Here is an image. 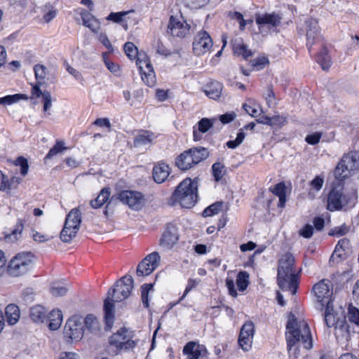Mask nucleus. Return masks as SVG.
Listing matches in <instances>:
<instances>
[{
	"mask_svg": "<svg viewBox=\"0 0 359 359\" xmlns=\"http://www.w3.org/2000/svg\"><path fill=\"white\" fill-rule=\"evenodd\" d=\"M133 278L131 276H125L119 279L107 292L104 302V313L106 327L110 330L114 320V302H120L127 299L133 289Z\"/></svg>",
	"mask_w": 359,
	"mask_h": 359,
	"instance_id": "obj_1",
	"label": "nucleus"
},
{
	"mask_svg": "<svg viewBox=\"0 0 359 359\" xmlns=\"http://www.w3.org/2000/svg\"><path fill=\"white\" fill-rule=\"evenodd\" d=\"M285 337L289 351L297 344H302L306 349H311L313 346L308 323L304 320H298L292 313L289 315L286 325Z\"/></svg>",
	"mask_w": 359,
	"mask_h": 359,
	"instance_id": "obj_2",
	"label": "nucleus"
},
{
	"mask_svg": "<svg viewBox=\"0 0 359 359\" xmlns=\"http://www.w3.org/2000/svg\"><path fill=\"white\" fill-rule=\"evenodd\" d=\"M197 182L190 178H186L176 187L172 195L175 203H178L182 208H191L197 202Z\"/></svg>",
	"mask_w": 359,
	"mask_h": 359,
	"instance_id": "obj_3",
	"label": "nucleus"
},
{
	"mask_svg": "<svg viewBox=\"0 0 359 359\" xmlns=\"http://www.w3.org/2000/svg\"><path fill=\"white\" fill-rule=\"evenodd\" d=\"M209 156L207 148L192 147L184 151L175 159V165L181 170L185 171L194 167Z\"/></svg>",
	"mask_w": 359,
	"mask_h": 359,
	"instance_id": "obj_4",
	"label": "nucleus"
},
{
	"mask_svg": "<svg viewBox=\"0 0 359 359\" xmlns=\"http://www.w3.org/2000/svg\"><path fill=\"white\" fill-rule=\"evenodd\" d=\"M34 262L31 252L18 253L9 262L7 271L12 276H23L32 269Z\"/></svg>",
	"mask_w": 359,
	"mask_h": 359,
	"instance_id": "obj_5",
	"label": "nucleus"
},
{
	"mask_svg": "<svg viewBox=\"0 0 359 359\" xmlns=\"http://www.w3.org/2000/svg\"><path fill=\"white\" fill-rule=\"evenodd\" d=\"M324 320L328 327H334V334L337 338L339 337L347 338L348 337V325L345 320V317L343 316L341 318L337 317L332 304H327L325 306Z\"/></svg>",
	"mask_w": 359,
	"mask_h": 359,
	"instance_id": "obj_6",
	"label": "nucleus"
},
{
	"mask_svg": "<svg viewBox=\"0 0 359 359\" xmlns=\"http://www.w3.org/2000/svg\"><path fill=\"white\" fill-rule=\"evenodd\" d=\"M359 169V151H353L344 154L334 170V176L339 180L348 177L351 171Z\"/></svg>",
	"mask_w": 359,
	"mask_h": 359,
	"instance_id": "obj_7",
	"label": "nucleus"
},
{
	"mask_svg": "<svg viewBox=\"0 0 359 359\" xmlns=\"http://www.w3.org/2000/svg\"><path fill=\"white\" fill-rule=\"evenodd\" d=\"M312 290L318 302L320 309L323 310L327 304H332L333 284L328 279H323L313 286Z\"/></svg>",
	"mask_w": 359,
	"mask_h": 359,
	"instance_id": "obj_8",
	"label": "nucleus"
},
{
	"mask_svg": "<svg viewBox=\"0 0 359 359\" xmlns=\"http://www.w3.org/2000/svg\"><path fill=\"white\" fill-rule=\"evenodd\" d=\"M84 330L81 318L72 316L68 319L64 329V335L71 341H78L83 336Z\"/></svg>",
	"mask_w": 359,
	"mask_h": 359,
	"instance_id": "obj_9",
	"label": "nucleus"
},
{
	"mask_svg": "<svg viewBox=\"0 0 359 359\" xmlns=\"http://www.w3.org/2000/svg\"><path fill=\"white\" fill-rule=\"evenodd\" d=\"M352 253V248L350 241L347 238H342L338 241L334 252H332L329 264L330 266H335L348 258Z\"/></svg>",
	"mask_w": 359,
	"mask_h": 359,
	"instance_id": "obj_10",
	"label": "nucleus"
},
{
	"mask_svg": "<svg viewBox=\"0 0 359 359\" xmlns=\"http://www.w3.org/2000/svg\"><path fill=\"white\" fill-rule=\"evenodd\" d=\"M161 257L157 252H153L146 256L137 265L136 273L138 276L151 274L159 265Z\"/></svg>",
	"mask_w": 359,
	"mask_h": 359,
	"instance_id": "obj_11",
	"label": "nucleus"
},
{
	"mask_svg": "<svg viewBox=\"0 0 359 359\" xmlns=\"http://www.w3.org/2000/svg\"><path fill=\"white\" fill-rule=\"evenodd\" d=\"M347 203V197L343 193V187H334L327 197V209L330 211L339 210Z\"/></svg>",
	"mask_w": 359,
	"mask_h": 359,
	"instance_id": "obj_12",
	"label": "nucleus"
},
{
	"mask_svg": "<svg viewBox=\"0 0 359 359\" xmlns=\"http://www.w3.org/2000/svg\"><path fill=\"white\" fill-rule=\"evenodd\" d=\"M212 46V39L206 31H200L194 37L193 41V51L196 55H203L209 51Z\"/></svg>",
	"mask_w": 359,
	"mask_h": 359,
	"instance_id": "obj_13",
	"label": "nucleus"
},
{
	"mask_svg": "<svg viewBox=\"0 0 359 359\" xmlns=\"http://www.w3.org/2000/svg\"><path fill=\"white\" fill-rule=\"evenodd\" d=\"M116 198L134 210H139L143 205V195L138 191H122L116 194Z\"/></svg>",
	"mask_w": 359,
	"mask_h": 359,
	"instance_id": "obj_14",
	"label": "nucleus"
},
{
	"mask_svg": "<svg viewBox=\"0 0 359 359\" xmlns=\"http://www.w3.org/2000/svg\"><path fill=\"white\" fill-rule=\"evenodd\" d=\"M255 334V325L252 321H248L241 328L238 337V345L244 351H248L252 347Z\"/></svg>",
	"mask_w": 359,
	"mask_h": 359,
	"instance_id": "obj_15",
	"label": "nucleus"
},
{
	"mask_svg": "<svg viewBox=\"0 0 359 359\" xmlns=\"http://www.w3.org/2000/svg\"><path fill=\"white\" fill-rule=\"evenodd\" d=\"M182 353L187 359H208L206 347L196 341H191L183 347Z\"/></svg>",
	"mask_w": 359,
	"mask_h": 359,
	"instance_id": "obj_16",
	"label": "nucleus"
},
{
	"mask_svg": "<svg viewBox=\"0 0 359 359\" xmlns=\"http://www.w3.org/2000/svg\"><path fill=\"white\" fill-rule=\"evenodd\" d=\"M127 332L126 329L122 328L114 333L109 338L110 345L115 346L118 350L133 348L135 346V343L128 338Z\"/></svg>",
	"mask_w": 359,
	"mask_h": 359,
	"instance_id": "obj_17",
	"label": "nucleus"
},
{
	"mask_svg": "<svg viewBox=\"0 0 359 359\" xmlns=\"http://www.w3.org/2000/svg\"><path fill=\"white\" fill-rule=\"evenodd\" d=\"M168 28L172 36L183 38L189 33L190 25L186 21H180L172 15Z\"/></svg>",
	"mask_w": 359,
	"mask_h": 359,
	"instance_id": "obj_18",
	"label": "nucleus"
},
{
	"mask_svg": "<svg viewBox=\"0 0 359 359\" xmlns=\"http://www.w3.org/2000/svg\"><path fill=\"white\" fill-rule=\"evenodd\" d=\"M278 284L283 290H289L292 294L297 292L298 287L297 277L294 273H283L277 276Z\"/></svg>",
	"mask_w": 359,
	"mask_h": 359,
	"instance_id": "obj_19",
	"label": "nucleus"
},
{
	"mask_svg": "<svg viewBox=\"0 0 359 359\" xmlns=\"http://www.w3.org/2000/svg\"><path fill=\"white\" fill-rule=\"evenodd\" d=\"M179 236L176 227L168 225L160 239V245L165 249L172 248L178 241Z\"/></svg>",
	"mask_w": 359,
	"mask_h": 359,
	"instance_id": "obj_20",
	"label": "nucleus"
},
{
	"mask_svg": "<svg viewBox=\"0 0 359 359\" xmlns=\"http://www.w3.org/2000/svg\"><path fill=\"white\" fill-rule=\"evenodd\" d=\"M305 24L306 28V45L310 48L320 37L318 22L316 19L310 18L306 20Z\"/></svg>",
	"mask_w": 359,
	"mask_h": 359,
	"instance_id": "obj_21",
	"label": "nucleus"
},
{
	"mask_svg": "<svg viewBox=\"0 0 359 359\" xmlns=\"http://www.w3.org/2000/svg\"><path fill=\"white\" fill-rule=\"evenodd\" d=\"M170 172V166L164 162H159L153 168V178L158 183L161 184L165 181Z\"/></svg>",
	"mask_w": 359,
	"mask_h": 359,
	"instance_id": "obj_22",
	"label": "nucleus"
},
{
	"mask_svg": "<svg viewBox=\"0 0 359 359\" xmlns=\"http://www.w3.org/2000/svg\"><path fill=\"white\" fill-rule=\"evenodd\" d=\"M81 222V212L79 209H72L67 215L64 228H63V236L67 232V230L69 227H73L76 230H79Z\"/></svg>",
	"mask_w": 359,
	"mask_h": 359,
	"instance_id": "obj_23",
	"label": "nucleus"
},
{
	"mask_svg": "<svg viewBox=\"0 0 359 359\" xmlns=\"http://www.w3.org/2000/svg\"><path fill=\"white\" fill-rule=\"evenodd\" d=\"M294 264V257L291 254H285L279 260L278 268V274L294 273L293 266Z\"/></svg>",
	"mask_w": 359,
	"mask_h": 359,
	"instance_id": "obj_24",
	"label": "nucleus"
},
{
	"mask_svg": "<svg viewBox=\"0 0 359 359\" xmlns=\"http://www.w3.org/2000/svg\"><path fill=\"white\" fill-rule=\"evenodd\" d=\"M223 86L218 81H211L203 88L205 94L210 99L217 100L222 95Z\"/></svg>",
	"mask_w": 359,
	"mask_h": 359,
	"instance_id": "obj_25",
	"label": "nucleus"
},
{
	"mask_svg": "<svg viewBox=\"0 0 359 359\" xmlns=\"http://www.w3.org/2000/svg\"><path fill=\"white\" fill-rule=\"evenodd\" d=\"M46 323L50 330H57L62 325V314L60 310H53L46 317Z\"/></svg>",
	"mask_w": 359,
	"mask_h": 359,
	"instance_id": "obj_26",
	"label": "nucleus"
},
{
	"mask_svg": "<svg viewBox=\"0 0 359 359\" xmlns=\"http://www.w3.org/2000/svg\"><path fill=\"white\" fill-rule=\"evenodd\" d=\"M156 138L154 133L149 130H141L134 139L135 147L147 145L152 142Z\"/></svg>",
	"mask_w": 359,
	"mask_h": 359,
	"instance_id": "obj_27",
	"label": "nucleus"
},
{
	"mask_svg": "<svg viewBox=\"0 0 359 359\" xmlns=\"http://www.w3.org/2000/svg\"><path fill=\"white\" fill-rule=\"evenodd\" d=\"M233 50L235 55H241L244 59L252 56V52L243 43L241 39H236L232 43Z\"/></svg>",
	"mask_w": 359,
	"mask_h": 359,
	"instance_id": "obj_28",
	"label": "nucleus"
},
{
	"mask_svg": "<svg viewBox=\"0 0 359 359\" xmlns=\"http://www.w3.org/2000/svg\"><path fill=\"white\" fill-rule=\"evenodd\" d=\"M146 69L141 73L142 79L146 85L152 87L156 83V76L151 62H144Z\"/></svg>",
	"mask_w": 359,
	"mask_h": 359,
	"instance_id": "obj_29",
	"label": "nucleus"
},
{
	"mask_svg": "<svg viewBox=\"0 0 359 359\" xmlns=\"http://www.w3.org/2000/svg\"><path fill=\"white\" fill-rule=\"evenodd\" d=\"M280 18L275 14H265L263 15L257 16L256 18V22L259 25H270L276 27L280 23Z\"/></svg>",
	"mask_w": 359,
	"mask_h": 359,
	"instance_id": "obj_30",
	"label": "nucleus"
},
{
	"mask_svg": "<svg viewBox=\"0 0 359 359\" xmlns=\"http://www.w3.org/2000/svg\"><path fill=\"white\" fill-rule=\"evenodd\" d=\"M20 309L15 304H9L6 307L5 315L9 325L15 324L20 318Z\"/></svg>",
	"mask_w": 359,
	"mask_h": 359,
	"instance_id": "obj_31",
	"label": "nucleus"
},
{
	"mask_svg": "<svg viewBox=\"0 0 359 359\" xmlns=\"http://www.w3.org/2000/svg\"><path fill=\"white\" fill-rule=\"evenodd\" d=\"M111 195L110 188H103L99 195L95 200L90 201V205L93 208L97 209L104 205L109 199Z\"/></svg>",
	"mask_w": 359,
	"mask_h": 359,
	"instance_id": "obj_32",
	"label": "nucleus"
},
{
	"mask_svg": "<svg viewBox=\"0 0 359 359\" xmlns=\"http://www.w3.org/2000/svg\"><path fill=\"white\" fill-rule=\"evenodd\" d=\"M46 311L40 305L33 306L30 309V318L35 323H43L46 320Z\"/></svg>",
	"mask_w": 359,
	"mask_h": 359,
	"instance_id": "obj_33",
	"label": "nucleus"
},
{
	"mask_svg": "<svg viewBox=\"0 0 359 359\" xmlns=\"http://www.w3.org/2000/svg\"><path fill=\"white\" fill-rule=\"evenodd\" d=\"M83 24L88 27L92 32H97L100 29L99 22L88 12L81 14Z\"/></svg>",
	"mask_w": 359,
	"mask_h": 359,
	"instance_id": "obj_34",
	"label": "nucleus"
},
{
	"mask_svg": "<svg viewBox=\"0 0 359 359\" xmlns=\"http://www.w3.org/2000/svg\"><path fill=\"white\" fill-rule=\"evenodd\" d=\"M317 62L321 66L323 70H327L332 64L331 58L327 54L326 48H323L317 55Z\"/></svg>",
	"mask_w": 359,
	"mask_h": 359,
	"instance_id": "obj_35",
	"label": "nucleus"
},
{
	"mask_svg": "<svg viewBox=\"0 0 359 359\" xmlns=\"http://www.w3.org/2000/svg\"><path fill=\"white\" fill-rule=\"evenodd\" d=\"M85 325L87 330L90 332H97L100 330V323L97 318L93 314L86 316L84 320Z\"/></svg>",
	"mask_w": 359,
	"mask_h": 359,
	"instance_id": "obj_36",
	"label": "nucleus"
},
{
	"mask_svg": "<svg viewBox=\"0 0 359 359\" xmlns=\"http://www.w3.org/2000/svg\"><path fill=\"white\" fill-rule=\"evenodd\" d=\"M236 285L240 291L245 290L249 285V273L245 271H240L236 277Z\"/></svg>",
	"mask_w": 359,
	"mask_h": 359,
	"instance_id": "obj_37",
	"label": "nucleus"
},
{
	"mask_svg": "<svg viewBox=\"0 0 359 359\" xmlns=\"http://www.w3.org/2000/svg\"><path fill=\"white\" fill-rule=\"evenodd\" d=\"M224 204V202L219 201L210 205L203 210V216L206 217L218 214L222 211Z\"/></svg>",
	"mask_w": 359,
	"mask_h": 359,
	"instance_id": "obj_38",
	"label": "nucleus"
},
{
	"mask_svg": "<svg viewBox=\"0 0 359 359\" xmlns=\"http://www.w3.org/2000/svg\"><path fill=\"white\" fill-rule=\"evenodd\" d=\"M27 99L26 95L24 94H15L6 95L3 97H0V104L1 105H11L14 103L19 102L20 100Z\"/></svg>",
	"mask_w": 359,
	"mask_h": 359,
	"instance_id": "obj_39",
	"label": "nucleus"
},
{
	"mask_svg": "<svg viewBox=\"0 0 359 359\" xmlns=\"http://www.w3.org/2000/svg\"><path fill=\"white\" fill-rule=\"evenodd\" d=\"M225 172V167L220 162H216L212 165V175L216 182H219L222 179Z\"/></svg>",
	"mask_w": 359,
	"mask_h": 359,
	"instance_id": "obj_40",
	"label": "nucleus"
},
{
	"mask_svg": "<svg viewBox=\"0 0 359 359\" xmlns=\"http://www.w3.org/2000/svg\"><path fill=\"white\" fill-rule=\"evenodd\" d=\"M124 51L130 60L137 58L140 54H142V53L138 52L137 48L132 42H126L125 43Z\"/></svg>",
	"mask_w": 359,
	"mask_h": 359,
	"instance_id": "obj_41",
	"label": "nucleus"
},
{
	"mask_svg": "<svg viewBox=\"0 0 359 359\" xmlns=\"http://www.w3.org/2000/svg\"><path fill=\"white\" fill-rule=\"evenodd\" d=\"M69 287L55 283L50 287V292L54 297H62L67 294Z\"/></svg>",
	"mask_w": 359,
	"mask_h": 359,
	"instance_id": "obj_42",
	"label": "nucleus"
},
{
	"mask_svg": "<svg viewBox=\"0 0 359 359\" xmlns=\"http://www.w3.org/2000/svg\"><path fill=\"white\" fill-rule=\"evenodd\" d=\"M154 285L152 283L149 284H144L141 287V296L142 304L144 307L148 308L149 306V292L150 290H153Z\"/></svg>",
	"mask_w": 359,
	"mask_h": 359,
	"instance_id": "obj_43",
	"label": "nucleus"
},
{
	"mask_svg": "<svg viewBox=\"0 0 359 359\" xmlns=\"http://www.w3.org/2000/svg\"><path fill=\"white\" fill-rule=\"evenodd\" d=\"M64 144L65 143L62 141H57L54 147L49 150L48 153L45 156V159H50L63 150H65L67 148Z\"/></svg>",
	"mask_w": 359,
	"mask_h": 359,
	"instance_id": "obj_44",
	"label": "nucleus"
},
{
	"mask_svg": "<svg viewBox=\"0 0 359 359\" xmlns=\"http://www.w3.org/2000/svg\"><path fill=\"white\" fill-rule=\"evenodd\" d=\"M198 126L199 132L205 133L213 126V121L208 118H203L198 121Z\"/></svg>",
	"mask_w": 359,
	"mask_h": 359,
	"instance_id": "obj_45",
	"label": "nucleus"
},
{
	"mask_svg": "<svg viewBox=\"0 0 359 359\" xmlns=\"http://www.w3.org/2000/svg\"><path fill=\"white\" fill-rule=\"evenodd\" d=\"M348 320L356 324L357 325H359V310L356 307L350 305L348 307Z\"/></svg>",
	"mask_w": 359,
	"mask_h": 359,
	"instance_id": "obj_46",
	"label": "nucleus"
},
{
	"mask_svg": "<svg viewBox=\"0 0 359 359\" xmlns=\"http://www.w3.org/2000/svg\"><path fill=\"white\" fill-rule=\"evenodd\" d=\"M286 187L284 182H279L269 188V191L278 197L286 195Z\"/></svg>",
	"mask_w": 359,
	"mask_h": 359,
	"instance_id": "obj_47",
	"label": "nucleus"
},
{
	"mask_svg": "<svg viewBox=\"0 0 359 359\" xmlns=\"http://www.w3.org/2000/svg\"><path fill=\"white\" fill-rule=\"evenodd\" d=\"M188 6L193 9H199L207 6L210 0H185Z\"/></svg>",
	"mask_w": 359,
	"mask_h": 359,
	"instance_id": "obj_48",
	"label": "nucleus"
},
{
	"mask_svg": "<svg viewBox=\"0 0 359 359\" xmlns=\"http://www.w3.org/2000/svg\"><path fill=\"white\" fill-rule=\"evenodd\" d=\"M67 230V232L63 236V229L60 233V238L63 242L68 243L74 237L76 236L79 230H76L73 227H69Z\"/></svg>",
	"mask_w": 359,
	"mask_h": 359,
	"instance_id": "obj_49",
	"label": "nucleus"
},
{
	"mask_svg": "<svg viewBox=\"0 0 359 359\" xmlns=\"http://www.w3.org/2000/svg\"><path fill=\"white\" fill-rule=\"evenodd\" d=\"M229 17H230L233 20H236L239 22L240 29L241 30H243L245 27L246 22L245 20L243 19V15L239 12H229Z\"/></svg>",
	"mask_w": 359,
	"mask_h": 359,
	"instance_id": "obj_50",
	"label": "nucleus"
},
{
	"mask_svg": "<svg viewBox=\"0 0 359 359\" xmlns=\"http://www.w3.org/2000/svg\"><path fill=\"white\" fill-rule=\"evenodd\" d=\"M43 111L48 112L52 107V97L50 93L46 90L43 93Z\"/></svg>",
	"mask_w": 359,
	"mask_h": 359,
	"instance_id": "obj_51",
	"label": "nucleus"
},
{
	"mask_svg": "<svg viewBox=\"0 0 359 359\" xmlns=\"http://www.w3.org/2000/svg\"><path fill=\"white\" fill-rule=\"evenodd\" d=\"M268 62L269 60L266 57H259L251 61L252 66L257 70L263 69Z\"/></svg>",
	"mask_w": 359,
	"mask_h": 359,
	"instance_id": "obj_52",
	"label": "nucleus"
},
{
	"mask_svg": "<svg viewBox=\"0 0 359 359\" xmlns=\"http://www.w3.org/2000/svg\"><path fill=\"white\" fill-rule=\"evenodd\" d=\"M46 67L42 65H36L34 67L35 77L36 80H43L46 77Z\"/></svg>",
	"mask_w": 359,
	"mask_h": 359,
	"instance_id": "obj_53",
	"label": "nucleus"
},
{
	"mask_svg": "<svg viewBox=\"0 0 359 359\" xmlns=\"http://www.w3.org/2000/svg\"><path fill=\"white\" fill-rule=\"evenodd\" d=\"M199 283V280L196 279L189 278L188 280L187 285L185 288L183 295L180 298V301H182L185 298L187 294L194 288H195L198 284Z\"/></svg>",
	"mask_w": 359,
	"mask_h": 359,
	"instance_id": "obj_54",
	"label": "nucleus"
},
{
	"mask_svg": "<svg viewBox=\"0 0 359 359\" xmlns=\"http://www.w3.org/2000/svg\"><path fill=\"white\" fill-rule=\"evenodd\" d=\"M136 65L138 66L140 71V74L146 69L144 61L150 62L149 57L144 54H140L137 58H136Z\"/></svg>",
	"mask_w": 359,
	"mask_h": 359,
	"instance_id": "obj_55",
	"label": "nucleus"
},
{
	"mask_svg": "<svg viewBox=\"0 0 359 359\" xmlns=\"http://www.w3.org/2000/svg\"><path fill=\"white\" fill-rule=\"evenodd\" d=\"M300 236L304 238H309L313 236V228L311 224H306L299 231Z\"/></svg>",
	"mask_w": 359,
	"mask_h": 359,
	"instance_id": "obj_56",
	"label": "nucleus"
},
{
	"mask_svg": "<svg viewBox=\"0 0 359 359\" xmlns=\"http://www.w3.org/2000/svg\"><path fill=\"white\" fill-rule=\"evenodd\" d=\"M321 135H322V134L320 133H314L308 135L306 137L305 140L308 144H311V145H315L319 142Z\"/></svg>",
	"mask_w": 359,
	"mask_h": 359,
	"instance_id": "obj_57",
	"label": "nucleus"
},
{
	"mask_svg": "<svg viewBox=\"0 0 359 359\" xmlns=\"http://www.w3.org/2000/svg\"><path fill=\"white\" fill-rule=\"evenodd\" d=\"M17 163L20 166V173L25 176L27 174L29 165L26 158L24 157H18L17 158Z\"/></svg>",
	"mask_w": 359,
	"mask_h": 359,
	"instance_id": "obj_58",
	"label": "nucleus"
},
{
	"mask_svg": "<svg viewBox=\"0 0 359 359\" xmlns=\"http://www.w3.org/2000/svg\"><path fill=\"white\" fill-rule=\"evenodd\" d=\"M323 183L324 178L318 175L310 182V185L312 188L318 191L322 189Z\"/></svg>",
	"mask_w": 359,
	"mask_h": 359,
	"instance_id": "obj_59",
	"label": "nucleus"
},
{
	"mask_svg": "<svg viewBox=\"0 0 359 359\" xmlns=\"http://www.w3.org/2000/svg\"><path fill=\"white\" fill-rule=\"evenodd\" d=\"M127 14L126 12H118V13H111L108 17L107 18V20H111L115 22H121L122 21L123 17Z\"/></svg>",
	"mask_w": 359,
	"mask_h": 359,
	"instance_id": "obj_60",
	"label": "nucleus"
},
{
	"mask_svg": "<svg viewBox=\"0 0 359 359\" xmlns=\"http://www.w3.org/2000/svg\"><path fill=\"white\" fill-rule=\"evenodd\" d=\"M348 231V228L346 225H342L339 227H335L332 230V232L330 233V235L334 236H341L345 235Z\"/></svg>",
	"mask_w": 359,
	"mask_h": 359,
	"instance_id": "obj_61",
	"label": "nucleus"
},
{
	"mask_svg": "<svg viewBox=\"0 0 359 359\" xmlns=\"http://www.w3.org/2000/svg\"><path fill=\"white\" fill-rule=\"evenodd\" d=\"M99 41L109 50H113V47L106 34L101 33L98 36Z\"/></svg>",
	"mask_w": 359,
	"mask_h": 359,
	"instance_id": "obj_62",
	"label": "nucleus"
},
{
	"mask_svg": "<svg viewBox=\"0 0 359 359\" xmlns=\"http://www.w3.org/2000/svg\"><path fill=\"white\" fill-rule=\"evenodd\" d=\"M226 285L229 290V294L233 297H236L238 294L236 290L235 289L233 280L231 278H226Z\"/></svg>",
	"mask_w": 359,
	"mask_h": 359,
	"instance_id": "obj_63",
	"label": "nucleus"
},
{
	"mask_svg": "<svg viewBox=\"0 0 359 359\" xmlns=\"http://www.w3.org/2000/svg\"><path fill=\"white\" fill-rule=\"evenodd\" d=\"M236 118V114L234 112L226 113L219 116L220 121L226 124L231 122Z\"/></svg>",
	"mask_w": 359,
	"mask_h": 359,
	"instance_id": "obj_64",
	"label": "nucleus"
}]
</instances>
